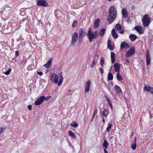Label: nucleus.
Returning a JSON list of instances; mask_svg holds the SVG:
<instances>
[{
    "instance_id": "f257e3e1",
    "label": "nucleus",
    "mask_w": 153,
    "mask_h": 153,
    "mask_svg": "<svg viewBox=\"0 0 153 153\" xmlns=\"http://www.w3.org/2000/svg\"><path fill=\"white\" fill-rule=\"evenodd\" d=\"M117 15L116 9L114 6L110 7L109 9V16L107 20L109 22H112L116 18Z\"/></svg>"
},
{
    "instance_id": "f03ea898",
    "label": "nucleus",
    "mask_w": 153,
    "mask_h": 153,
    "mask_svg": "<svg viewBox=\"0 0 153 153\" xmlns=\"http://www.w3.org/2000/svg\"><path fill=\"white\" fill-rule=\"evenodd\" d=\"M87 36L89 39V41L91 42L93 39L97 38L98 36V32L97 31H95L93 32L91 29L89 28L87 34Z\"/></svg>"
},
{
    "instance_id": "7ed1b4c3",
    "label": "nucleus",
    "mask_w": 153,
    "mask_h": 153,
    "mask_svg": "<svg viewBox=\"0 0 153 153\" xmlns=\"http://www.w3.org/2000/svg\"><path fill=\"white\" fill-rule=\"evenodd\" d=\"M151 18L149 15L146 14L144 15V27H147L151 22Z\"/></svg>"
},
{
    "instance_id": "20e7f679",
    "label": "nucleus",
    "mask_w": 153,
    "mask_h": 153,
    "mask_svg": "<svg viewBox=\"0 0 153 153\" xmlns=\"http://www.w3.org/2000/svg\"><path fill=\"white\" fill-rule=\"evenodd\" d=\"M50 80L51 81L55 84L58 83V76L56 74H52L51 76Z\"/></svg>"
},
{
    "instance_id": "39448f33",
    "label": "nucleus",
    "mask_w": 153,
    "mask_h": 153,
    "mask_svg": "<svg viewBox=\"0 0 153 153\" xmlns=\"http://www.w3.org/2000/svg\"><path fill=\"white\" fill-rule=\"evenodd\" d=\"M78 34L77 33L75 32L72 35L71 45H74L77 40Z\"/></svg>"
},
{
    "instance_id": "423d86ee",
    "label": "nucleus",
    "mask_w": 153,
    "mask_h": 153,
    "mask_svg": "<svg viewBox=\"0 0 153 153\" xmlns=\"http://www.w3.org/2000/svg\"><path fill=\"white\" fill-rule=\"evenodd\" d=\"M36 4L38 6H42L45 7H47L48 5L47 2L44 0H39L37 1Z\"/></svg>"
},
{
    "instance_id": "0eeeda50",
    "label": "nucleus",
    "mask_w": 153,
    "mask_h": 153,
    "mask_svg": "<svg viewBox=\"0 0 153 153\" xmlns=\"http://www.w3.org/2000/svg\"><path fill=\"white\" fill-rule=\"evenodd\" d=\"M45 100V97L44 96H41L35 101L34 104L36 105H40Z\"/></svg>"
},
{
    "instance_id": "6e6552de",
    "label": "nucleus",
    "mask_w": 153,
    "mask_h": 153,
    "mask_svg": "<svg viewBox=\"0 0 153 153\" xmlns=\"http://www.w3.org/2000/svg\"><path fill=\"white\" fill-rule=\"evenodd\" d=\"M135 49L134 47L131 48L128 51L125 55L127 57H129L134 54L135 53Z\"/></svg>"
},
{
    "instance_id": "1a4fd4ad",
    "label": "nucleus",
    "mask_w": 153,
    "mask_h": 153,
    "mask_svg": "<svg viewBox=\"0 0 153 153\" xmlns=\"http://www.w3.org/2000/svg\"><path fill=\"white\" fill-rule=\"evenodd\" d=\"M146 63L147 66L149 65L151 61V58L148 50L146 51Z\"/></svg>"
},
{
    "instance_id": "9d476101",
    "label": "nucleus",
    "mask_w": 153,
    "mask_h": 153,
    "mask_svg": "<svg viewBox=\"0 0 153 153\" xmlns=\"http://www.w3.org/2000/svg\"><path fill=\"white\" fill-rule=\"evenodd\" d=\"M85 35L86 33L85 30L82 28L81 29L79 30V40H81L82 38Z\"/></svg>"
},
{
    "instance_id": "9b49d317",
    "label": "nucleus",
    "mask_w": 153,
    "mask_h": 153,
    "mask_svg": "<svg viewBox=\"0 0 153 153\" xmlns=\"http://www.w3.org/2000/svg\"><path fill=\"white\" fill-rule=\"evenodd\" d=\"M91 85V82L90 80H88L86 82V85L85 87V91L87 93H88L90 91V87Z\"/></svg>"
},
{
    "instance_id": "f8f14e48",
    "label": "nucleus",
    "mask_w": 153,
    "mask_h": 153,
    "mask_svg": "<svg viewBox=\"0 0 153 153\" xmlns=\"http://www.w3.org/2000/svg\"><path fill=\"white\" fill-rule=\"evenodd\" d=\"M129 48V45L128 43L124 42H121L120 47L121 49L127 48Z\"/></svg>"
},
{
    "instance_id": "ddd939ff",
    "label": "nucleus",
    "mask_w": 153,
    "mask_h": 153,
    "mask_svg": "<svg viewBox=\"0 0 153 153\" xmlns=\"http://www.w3.org/2000/svg\"><path fill=\"white\" fill-rule=\"evenodd\" d=\"M144 90L153 94V88L152 87L148 86H145L144 87Z\"/></svg>"
},
{
    "instance_id": "4468645a",
    "label": "nucleus",
    "mask_w": 153,
    "mask_h": 153,
    "mask_svg": "<svg viewBox=\"0 0 153 153\" xmlns=\"http://www.w3.org/2000/svg\"><path fill=\"white\" fill-rule=\"evenodd\" d=\"M53 59V58H51L49 59L47 62L43 65V66L47 68H49L52 65Z\"/></svg>"
},
{
    "instance_id": "2eb2a0df",
    "label": "nucleus",
    "mask_w": 153,
    "mask_h": 153,
    "mask_svg": "<svg viewBox=\"0 0 153 153\" xmlns=\"http://www.w3.org/2000/svg\"><path fill=\"white\" fill-rule=\"evenodd\" d=\"M120 64L117 63H115L114 64V71L119 73L120 72Z\"/></svg>"
},
{
    "instance_id": "dca6fc26",
    "label": "nucleus",
    "mask_w": 153,
    "mask_h": 153,
    "mask_svg": "<svg viewBox=\"0 0 153 153\" xmlns=\"http://www.w3.org/2000/svg\"><path fill=\"white\" fill-rule=\"evenodd\" d=\"M114 88L117 94H119L120 93L122 94L123 93V92L122 91L120 87L118 86V85H115L114 86Z\"/></svg>"
},
{
    "instance_id": "f3484780",
    "label": "nucleus",
    "mask_w": 153,
    "mask_h": 153,
    "mask_svg": "<svg viewBox=\"0 0 153 153\" xmlns=\"http://www.w3.org/2000/svg\"><path fill=\"white\" fill-rule=\"evenodd\" d=\"M134 29L139 34H142V27L140 26H135L134 27Z\"/></svg>"
},
{
    "instance_id": "a211bd4d",
    "label": "nucleus",
    "mask_w": 153,
    "mask_h": 153,
    "mask_svg": "<svg viewBox=\"0 0 153 153\" xmlns=\"http://www.w3.org/2000/svg\"><path fill=\"white\" fill-rule=\"evenodd\" d=\"M122 13L124 18H125L128 17V15L126 8H124L122 10Z\"/></svg>"
},
{
    "instance_id": "6ab92c4d",
    "label": "nucleus",
    "mask_w": 153,
    "mask_h": 153,
    "mask_svg": "<svg viewBox=\"0 0 153 153\" xmlns=\"http://www.w3.org/2000/svg\"><path fill=\"white\" fill-rule=\"evenodd\" d=\"M136 138L135 137L134 138V140L133 142L132 143L131 146V147L133 149L135 150L136 149Z\"/></svg>"
},
{
    "instance_id": "aec40b11",
    "label": "nucleus",
    "mask_w": 153,
    "mask_h": 153,
    "mask_svg": "<svg viewBox=\"0 0 153 153\" xmlns=\"http://www.w3.org/2000/svg\"><path fill=\"white\" fill-rule=\"evenodd\" d=\"M130 39L132 41H135L137 38V36L134 34H131L129 36Z\"/></svg>"
},
{
    "instance_id": "412c9836",
    "label": "nucleus",
    "mask_w": 153,
    "mask_h": 153,
    "mask_svg": "<svg viewBox=\"0 0 153 153\" xmlns=\"http://www.w3.org/2000/svg\"><path fill=\"white\" fill-rule=\"evenodd\" d=\"M115 53L113 52H111V61L112 63H114L115 61Z\"/></svg>"
},
{
    "instance_id": "4be33fe9",
    "label": "nucleus",
    "mask_w": 153,
    "mask_h": 153,
    "mask_svg": "<svg viewBox=\"0 0 153 153\" xmlns=\"http://www.w3.org/2000/svg\"><path fill=\"white\" fill-rule=\"evenodd\" d=\"M112 35L114 39H116L118 37L117 34L116 33L114 29H113L111 31Z\"/></svg>"
},
{
    "instance_id": "5701e85b",
    "label": "nucleus",
    "mask_w": 153,
    "mask_h": 153,
    "mask_svg": "<svg viewBox=\"0 0 153 153\" xmlns=\"http://www.w3.org/2000/svg\"><path fill=\"white\" fill-rule=\"evenodd\" d=\"M59 81L58 83V86H59L60 85H61L63 81V76L62 75V73L61 72V74L59 76Z\"/></svg>"
},
{
    "instance_id": "b1692460",
    "label": "nucleus",
    "mask_w": 153,
    "mask_h": 153,
    "mask_svg": "<svg viewBox=\"0 0 153 153\" xmlns=\"http://www.w3.org/2000/svg\"><path fill=\"white\" fill-rule=\"evenodd\" d=\"M100 21V20L99 19L95 20L94 25V28H97L99 27Z\"/></svg>"
},
{
    "instance_id": "393cba45",
    "label": "nucleus",
    "mask_w": 153,
    "mask_h": 153,
    "mask_svg": "<svg viewBox=\"0 0 153 153\" xmlns=\"http://www.w3.org/2000/svg\"><path fill=\"white\" fill-rule=\"evenodd\" d=\"M115 29L117 30H120L122 29V27L120 24H117L115 26Z\"/></svg>"
},
{
    "instance_id": "a878e982",
    "label": "nucleus",
    "mask_w": 153,
    "mask_h": 153,
    "mask_svg": "<svg viewBox=\"0 0 153 153\" xmlns=\"http://www.w3.org/2000/svg\"><path fill=\"white\" fill-rule=\"evenodd\" d=\"M105 29L104 28L102 29L100 31L99 35L102 36H103L105 33Z\"/></svg>"
},
{
    "instance_id": "bb28decb",
    "label": "nucleus",
    "mask_w": 153,
    "mask_h": 153,
    "mask_svg": "<svg viewBox=\"0 0 153 153\" xmlns=\"http://www.w3.org/2000/svg\"><path fill=\"white\" fill-rule=\"evenodd\" d=\"M108 114V111L106 109H105V110L102 111V115L103 116L105 117H106L107 116Z\"/></svg>"
},
{
    "instance_id": "cd10ccee",
    "label": "nucleus",
    "mask_w": 153,
    "mask_h": 153,
    "mask_svg": "<svg viewBox=\"0 0 153 153\" xmlns=\"http://www.w3.org/2000/svg\"><path fill=\"white\" fill-rule=\"evenodd\" d=\"M108 79L109 80H112L113 79V76L110 72H109L108 74Z\"/></svg>"
},
{
    "instance_id": "c85d7f7f",
    "label": "nucleus",
    "mask_w": 153,
    "mask_h": 153,
    "mask_svg": "<svg viewBox=\"0 0 153 153\" xmlns=\"http://www.w3.org/2000/svg\"><path fill=\"white\" fill-rule=\"evenodd\" d=\"M108 143L107 141L106 140H104V143L103 144V146L105 147V149H107L108 148Z\"/></svg>"
},
{
    "instance_id": "c756f323",
    "label": "nucleus",
    "mask_w": 153,
    "mask_h": 153,
    "mask_svg": "<svg viewBox=\"0 0 153 153\" xmlns=\"http://www.w3.org/2000/svg\"><path fill=\"white\" fill-rule=\"evenodd\" d=\"M117 77L118 80H122L123 79L122 76L120 75L119 73H117Z\"/></svg>"
},
{
    "instance_id": "7c9ffc66",
    "label": "nucleus",
    "mask_w": 153,
    "mask_h": 153,
    "mask_svg": "<svg viewBox=\"0 0 153 153\" xmlns=\"http://www.w3.org/2000/svg\"><path fill=\"white\" fill-rule=\"evenodd\" d=\"M69 134L70 136L74 138H75L76 137L74 133L71 130H70L69 131Z\"/></svg>"
},
{
    "instance_id": "2f4dec72",
    "label": "nucleus",
    "mask_w": 153,
    "mask_h": 153,
    "mask_svg": "<svg viewBox=\"0 0 153 153\" xmlns=\"http://www.w3.org/2000/svg\"><path fill=\"white\" fill-rule=\"evenodd\" d=\"M104 62L105 60L104 59L103 57H101L100 61V64L102 67L103 66Z\"/></svg>"
},
{
    "instance_id": "473e14b6",
    "label": "nucleus",
    "mask_w": 153,
    "mask_h": 153,
    "mask_svg": "<svg viewBox=\"0 0 153 153\" xmlns=\"http://www.w3.org/2000/svg\"><path fill=\"white\" fill-rule=\"evenodd\" d=\"M112 124L110 123H109L108 124L107 127V130L108 132H109L112 126Z\"/></svg>"
},
{
    "instance_id": "72a5a7b5",
    "label": "nucleus",
    "mask_w": 153,
    "mask_h": 153,
    "mask_svg": "<svg viewBox=\"0 0 153 153\" xmlns=\"http://www.w3.org/2000/svg\"><path fill=\"white\" fill-rule=\"evenodd\" d=\"M70 126L74 127H76L78 126V124L75 122H74L73 123H71L70 124Z\"/></svg>"
},
{
    "instance_id": "f704fd0d",
    "label": "nucleus",
    "mask_w": 153,
    "mask_h": 153,
    "mask_svg": "<svg viewBox=\"0 0 153 153\" xmlns=\"http://www.w3.org/2000/svg\"><path fill=\"white\" fill-rule=\"evenodd\" d=\"M108 48L110 50H113L114 49L113 46L111 45V44L109 45H107Z\"/></svg>"
},
{
    "instance_id": "c9c22d12",
    "label": "nucleus",
    "mask_w": 153,
    "mask_h": 153,
    "mask_svg": "<svg viewBox=\"0 0 153 153\" xmlns=\"http://www.w3.org/2000/svg\"><path fill=\"white\" fill-rule=\"evenodd\" d=\"M11 71V69L10 68V69H9L7 71L5 72L4 74H6V75H8L10 74Z\"/></svg>"
},
{
    "instance_id": "e433bc0d",
    "label": "nucleus",
    "mask_w": 153,
    "mask_h": 153,
    "mask_svg": "<svg viewBox=\"0 0 153 153\" xmlns=\"http://www.w3.org/2000/svg\"><path fill=\"white\" fill-rule=\"evenodd\" d=\"M96 64V63L95 62V60H93V62L91 64V68H93Z\"/></svg>"
},
{
    "instance_id": "4c0bfd02",
    "label": "nucleus",
    "mask_w": 153,
    "mask_h": 153,
    "mask_svg": "<svg viewBox=\"0 0 153 153\" xmlns=\"http://www.w3.org/2000/svg\"><path fill=\"white\" fill-rule=\"evenodd\" d=\"M77 22L76 21H74L72 24V26L73 27H75L77 25Z\"/></svg>"
},
{
    "instance_id": "58836bf2",
    "label": "nucleus",
    "mask_w": 153,
    "mask_h": 153,
    "mask_svg": "<svg viewBox=\"0 0 153 153\" xmlns=\"http://www.w3.org/2000/svg\"><path fill=\"white\" fill-rule=\"evenodd\" d=\"M105 97L106 98V100L108 101V103L111 102L110 100L107 96H105Z\"/></svg>"
},
{
    "instance_id": "ea45409f",
    "label": "nucleus",
    "mask_w": 153,
    "mask_h": 153,
    "mask_svg": "<svg viewBox=\"0 0 153 153\" xmlns=\"http://www.w3.org/2000/svg\"><path fill=\"white\" fill-rule=\"evenodd\" d=\"M4 129L2 127H1L0 128V134L1 133H3V131H4Z\"/></svg>"
},
{
    "instance_id": "a19ab883",
    "label": "nucleus",
    "mask_w": 153,
    "mask_h": 153,
    "mask_svg": "<svg viewBox=\"0 0 153 153\" xmlns=\"http://www.w3.org/2000/svg\"><path fill=\"white\" fill-rule=\"evenodd\" d=\"M28 109L30 110H31L32 109V107L31 105H29L28 106Z\"/></svg>"
},
{
    "instance_id": "79ce46f5",
    "label": "nucleus",
    "mask_w": 153,
    "mask_h": 153,
    "mask_svg": "<svg viewBox=\"0 0 153 153\" xmlns=\"http://www.w3.org/2000/svg\"><path fill=\"white\" fill-rule=\"evenodd\" d=\"M51 98V96H48L46 98H45V100H46L48 101Z\"/></svg>"
},
{
    "instance_id": "37998d69",
    "label": "nucleus",
    "mask_w": 153,
    "mask_h": 153,
    "mask_svg": "<svg viewBox=\"0 0 153 153\" xmlns=\"http://www.w3.org/2000/svg\"><path fill=\"white\" fill-rule=\"evenodd\" d=\"M100 71L101 74H102L104 72V71L102 68H100Z\"/></svg>"
},
{
    "instance_id": "c03bdc74",
    "label": "nucleus",
    "mask_w": 153,
    "mask_h": 153,
    "mask_svg": "<svg viewBox=\"0 0 153 153\" xmlns=\"http://www.w3.org/2000/svg\"><path fill=\"white\" fill-rule=\"evenodd\" d=\"M109 103V104L111 108V109H113V106H112V104H111V102H109L108 103Z\"/></svg>"
},
{
    "instance_id": "a18cd8bd",
    "label": "nucleus",
    "mask_w": 153,
    "mask_h": 153,
    "mask_svg": "<svg viewBox=\"0 0 153 153\" xmlns=\"http://www.w3.org/2000/svg\"><path fill=\"white\" fill-rule=\"evenodd\" d=\"M15 55L16 56H17L19 55V52L18 51H15Z\"/></svg>"
},
{
    "instance_id": "49530a36",
    "label": "nucleus",
    "mask_w": 153,
    "mask_h": 153,
    "mask_svg": "<svg viewBox=\"0 0 153 153\" xmlns=\"http://www.w3.org/2000/svg\"><path fill=\"white\" fill-rule=\"evenodd\" d=\"M37 73L38 74L42 76L43 75V74L42 72H37Z\"/></svg>"
},
{
    "instance_id": "de8ad7c7",
    "label": "nucleus",
    "mask_w": 153,
    "mask_h": 153,
    "mask_svg": "<svg viewBox=\"0 0 153 153\" xmlns=\"http://www.w3.org/2000/svg\"><path fill=\"white\" fill-rule=\"evenodd\" d=\"M97 111H98V110H97V109H96L94 111V115H95L96 114H97Z\"/></svg>"
},
{
    "instance_id": "09e8293b",
    "label": "nucleus",
    "mask_w": 153,
    "mask_h": 153,
    "mask_svg": "<svg viewBox=\"0 0 153 153\" xmlns=\"http://www.w3.org/2000/svg\"><path fill=\"white\" fill-rule=\"evenodd\" d=\"M124 30H121V31H120V32H119V33L120 34H123L124 33Z\"/></svg>"
},
{
    "instance_id": "8fccbe9b",
    "label": "nucleus",
    "mask_w": 153,
    "mask_h": 153,
    "mask_svg": "<svg viewBox=\"0 0 153 153\" xmlns=\"http://www.w3.org/2000/svg\"><path fill=\"white\" fill-rule=\"evenodd\" d=\"M111 42V41L110 40L108 39L107 41L108 45L110 44Z\"/></svg>"
},
{
    "instance_id": "3c124183",
    "label": "nucleus",
    "mask_w": 153,
    "mask_h": 153,
    "mask_svg": "<svg viewBox=\"0 0 153 153\" xmlns=\"http://www.w3.org/2000/svg\"><path fill=\"white\" fill-rule=\"evenodd\" d=\"M104 153H108V151L105 148L104 149Z\"/></svg>"
},
{
    "instance_id": "603ef678",
    "label": "nucleus",
    "mask_w": 153,
    "mask_h": 153,
    "mask_svg": "<svg viewBox=\"0 0 153 153\" xmlns=\"http://www.w3.org/2000/svg\"><path fill=\"white\" fill-rule=\"evenodd\" d=\"M71 90L70 89H68V92L69 93V94H70V93L71 92Z\"/></svg>"
},
{
    "instance_id": "864d4df0",
    "label": "nucleus",
    "mask_w": 153,
    "mask_h": 153,
    "mask_svg": "<svg viewBox=\"0 0 153 153\" xmlns=\"http://www.w3.org/2000/svg\"><path fill=\"white\" fill-rule=\"evenodd\" d=\"M102 122H103V123H105V119L103 117L102 118Z\"/></svg>"
},
{
    "instance_id": "5fc2aeb1",
    "label": "nucleus",
    "mask_w": 153,
    "mask_h": 153,
    "mask_svg": "<svg viewBox=\"0 0 153 153\" xmlns=\"http://www.w3.org/2000/svg\"><path fill=\"white\" fill-rule=\"evenodd\" d=\"M142 21L143 23V17L142 19Z\"/></svg>"
},
{
    "instance_id": "6e6d98bb",
    "label": "nucleus",
    "mask_w": 153,
    "mask_h": 153,
    "mask_svg": "<svg viewBox=\"0 0 153 153\" xmlns=\"http://www.w3.org/2000/svg\"><path fill=\"white\" fill-rule=\"evenodd\" d=\"M132 9H133V10H134V6H132Z\"/></svg>"
},
{
    "instance_id": "4d7b16f0",
    "label": "nucleus",
    "mask_w": 153,
    "mask_h": 153,
    "mask_svg": "<svg viewBox=\"0 0 153 153\" xmlns=\"http://www.w3.org/2000/svg\"><path fill=\"white\" fill-rule=\"evenodd\" d=\"M95 115H94V114L93 116V117H92V119H93L94 118V116H95Z\"/></svg>"
},
{
    "instance_id": "13d9d810",
    "label": "nucleus",
    "mask_w": 153,
    "mask_h": 153,
    "mask_svg": "<svg viewBox=\"0 0 153 153\" xmlns=\"http://www.w3.org/2000/svg\"><path fill=\"white\" fill-rule=\"evenodd\" d=\"M126 61L128 62L129 63V61L127 59H126Z\"/></svg>"
},
{
    "instance_id": "bf43d9fd",
    "label": "nucleus",
    "mask_w": 153,
    "mask_h": 153,
    "mask_svg": "<svg viewBox=\"0 0 153 153\" xmlns=\"http://www.w3.org/2000/svg\"><path fill=\"white\" fill-rule=\"evenodd\" d=\"M124 98L126 100H127V99H126V97L125 96H124Z\"/></svg>"
},
{
    "instance_id": "052dcab7",
    "label": "nucleus",
    "mask_w": 153,
    "mask_h": 153,
    "mask_svg": "<svg viewBox=\"0 0 153 153\" xmlns=\"http://www.w3.org/2000/svg\"><path fill=\"white\" fill-rule=\"evenodd\" d=\"M112 0H108L109 1H111Z\"/></svg>"
},
{
    "instance_id": "680f3d73",
    "label": "nucleus",
    "mask_w": 153,
    "mask_h": 153,
    "mask_svg": "<svg viewBox=\"0 0 153 153\" xmlns=\"http://www.w3.org/2000/svg\"><path fill=\"white\" fill-rule=\"evenodd\" d=\"M93 119H92V118L91 120V122H92V121H93Z\"/></svg>"
},
{
    "instance_id": "e2e57ef3",
    "label": "nucleus",
    "mask_w": 153,
    "mask_h": 153,
    "mask_svg": "<svg viewBox=\"0 0 153 153\" xmlns=\"http://www.w3.org/2000/svg\"><path fill=\"white\" fill-rule=\"evenodd\" d=\"M150 117H152V116H151V114H150Z\"/></svg>"
}]
</instances>
